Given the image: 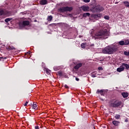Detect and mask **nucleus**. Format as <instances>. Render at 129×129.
I'll use <instances>...</instances> for the list:
<instances>
[{
	"instance_id": "c756f323",
	"label": "nucleus",
	"mask_w": 129,
	"mask_h": 129,
	"mask_svg": "<svg viewBox=\"0 0 129 129\" xmlns=\"http://www.w3.org/2000/svg\"><path fill=\"white\" fill-rule=\"evenodd\" d=\"M83 2H84V3H89L90 0H83Z\"/></svg>"
},
{
	"instance_id": "f03ea898",
	"label": "nucleus",
	"mask_w": 129,
	"mask_h": 129,
	"mask_svg": "<svg viewBox=\"0 0 129 129\" xmlns=\"http://www.w3.org/2000/svg\"><path fill=\"white\" fill-rule=\"evenodd\" d=\"M118 49L117 44L112 46H106L104 48L102 49V53L103 54H113L114 52H116V50Z\"/></svg>"
},
{
	"instance_id": "412c9836",
	"label": "nucleus",
	"mask_w": 129,
	"mask_h": 129,
	"mask_svg": "<svg viewBox=\"0 0 129 129\" xmlns=\"http://www.w3.org/2000/svg\"><path fill=\"white\" fill-rule=\"evenodd\" d=\"M96 73H97V72L95 71L93 73L91 74V77H96Z\"/></svg>"
},
{
	"instance_id": "2eb2a0df",
	"label": "nucleus",
	"mask_w": 129,
	"mask_h": 129,
	"mask_svg": "<svg viewBox=\"0 0 129 129\" xmlns=\"http://www.w3.org/2000/svg\"><path fill=\"white\" fill-rule=\"evenodd\" d=\"M122 66L125 67V69H129V65L127 63H122Z\"/></svg>"
},
{
	"instance_id": "f3484780",
	"label": "nucleus",
	"mask_w": 129,
	"mask_h": 129,
	"mask_svg": "<svg viewBox=\"0 0 129 129\" xmlns=\"http://www.w3.org/2000/svg\"><path fill=\"white\" fill-rule=\"evenodd\" d=\"M123 4H124L125 7L127 8H129V2L127 1L123 2Z\"/></svg>"
},
{
	"instance_id": "20e7f679",
	"label": "nucleus",
	"mask_w": 129,
	"mask_h": 129,
	"mask_svg": "<svg viewBox=\"0 0 129 129\" xmlns=\"http://www.w3.org/2000/svg\"><path fill=\"white\" fill-rule=\"evenodd\" d=\"M72 10H73V8L72 7H63L59 8V11L60 12V13H65V12H71Z\"/></svg>"
},
{
	"instance_id": "39448f33",
	"label": "nucleus",
	"mask_w": 129,
	"mask_h": 129,
	"mask_svg": "<svg viewBox=\"0 0 129 129\" xmlns=\"http://www.w3.org/2000/svg\"><path fill=\"white\" fill-rule=\"evenodd\" d=\"M30 25V22L29 21H24L23 22H19L20 27H26V26H29Z\"/></svg>"
},
{
	"instance_id": "0eeeda50",
	"label": "nucleus",
	"mask_w": 129,
	"mask_h": 129,
	"mask_svg": "<svg viewBox=\"0 0 129 129\" xmlns=\"http://www.w3.org/2000/svg\"><path fill=\"white\" fill-rule=\"evenodd\" d=\"M97 94H101V95L104 96V94H105V90H99L98 89L97 91L96 92Z\"/></svg>"
},
{
	"instance_id": "bb28decb",
	"label": "nucleus",
	"mask_w": 129,
	"mask_h": 129,
	"mask_svg": "<svg viewBox=\"0 0 129 129\" xmlns=\"http://www.w3.org/2000/svg\"><path fill=\"white\" fill-rule=\"evenodd\" d=\"M124 55L125 56H129V51H124Z\"/></svg>"
},
{
	"instance_id": "4468645a",
	"label": "nucleus",
	"mask_w": 129,
	"mask_h": 129,
	"mask_svg": "<svg viewBox=\"0 0 129 129\" xmlns=\"http://www.w3.org/2000/svg\"><path fill=\"white\" fill-rule=\"evenodd\" d=\"M40 5H47V0L40 1Z\"/></svg>"
},
{
	"instance_id": "72a5a7b5",
	"label": "nucleus",
	"mask_w": 129,
	"mask_h": 129,
	"mask_svg": "<svg viewBox=\"0 0 129 129\" xmlns=\"http://www.w3.org/2000/svg\"><path fill=\"white\" fill-rule=\"evenodd\" d=\"M53 69H54V70H55V71H57V70H58V69H57V68H56V67H54Z\"/></svg>"
},
{
	"instance_id": "6ab92c4d",
	"label": "nucleus",
	"mask_w": 129,
	"mask_h": 129,
	"mask_svg": "<svg viewBox=\"0 0 129 129\" xmlns=\"http://www.w3.org/2000/svg\"><path fill=\"white\" fill-rule=\"evenodd\" d=\"M118 45H120V46H123V45H124V41L123 40H121L119 41Z\"/></svg>"
},
{
	"instance_id": "ea45409f",
	"label": "nucleus",
	"mask_w": 129,
	"mask_h": 129,
	"mask_svg": "<svg viewBox=\"0 0 129 129\" xmlns=\"http://www.w3.org/2000/svg\"><path fill=\"white\" fill-rule=\"evenodd\" d=\"M97 16L98 17H101V15H97Z\"/></svg>"
},
{
	"instance_id": "f8f14e48",
	"label": "nucleus",
	"mask_w": 129,
	"mask_h": 129,
	"mask_svg": "<svg viewBox=\"0 0 129 129\" xmlns=\"http://www.w3.org/2000/svg\"><path fill=\"white\" fill-rule=\"evenodd\" d=\"M44 71H45L46 73L49 75V74H50L51 71H50V70H48L47 68H44Z\"/></svg>"
},
{
	"instance_id": "473e14b6",
	"label": "nucleus",
	"mask_w": 129,
	"mask_h": 129,
	"mask_svg": "<svg viewBox=\"0 0 129 129\" xmlns=\"http://www.w3.org/2000/svg\"><path fill=\"white\" fill-rule=\"evenodd\" d=\"M125 122H128V120L127 119V118L125 119L124 120Z\"/></svg>"
},
{
	"instance_id": "ddd939ff",
	"label": "nucleus",
	"mask_w": 129,
	"mask_h": 129,
	"mask_svg": "<svg viewBox=\"0 0 129 129\" xmlns=\"http://www.w3.org/2000/svg\"><path fill=\"white\" fill-rule=\"evenodd\" d=\"M121 95L124 98H126L128 96V94L127 93H122Z\"/></svg>"
},
{
	"instance_id": "423d86ee",
	"label": "nucleus",
	"mask_w": 129,
	"mask_h": 129,
	"mask_svg": "<svg viewBox=\"0 0 129 129\" xmlns=\"http://www.w3.org/2000/svg\"><path fill=\"white\" fill-rule=\"evenodd\" d=\"M96 12H103L104 11V8L103 7H101L100 5H97L94 8Z\"/></svg>"
},
{
	"instance_id": "a211bd4d",
	"label": "nucleus",
	"mask_w": 129,
	"mask_h": 129,
	"mask_svg": "<svg viewBox=\"0 0 129 129\" xmlns=\"http://www.w3.org/2000/svg\"><path fill=\"white\" fill-rule=\"evenodd\" d=\"M6 12L3 10H0V16H5Z\"/></svg>"
},
{
	"instance_id": "f257e3e1",
	"label": "nucleus",
	"mask_w": 129,
	"mask_h": 129,
	"mask_svg": "<svg viewBox=\"0 0 129 129\" xmlns=\"http://www.w3.org/2000/svg\"><path fill=\"white\" fill-rule=\"evenodd\" d=\"M109 36V32L107 31V29H103L95 34V38H96V39H102V40H104V39H107Z\"/></svg>"
},
{
	"instance_id": "c85d7f7f",
	"label": "nucleus",
	"mask_w": 129,
	"mask_h": 129,
	"mask_svg": "<svg viewBox=\"0 0 129 129\" xmlns=\"http://www.w3.org/2000/svg\"><path fill=\"white\" fill-rule=\"evenodd\" d=\"M104 18V19H105V20H109V17H108V16H105Z\"/></svg>"
},
{
	"instance_id": "6e6552de",
	"label": "nucleus",
	"mask_w": 129,
	"mask_h": 129,
	"mask_svg": "<svg viewBox=\"0 0 129 129\" xmlns=\"http://www.w3.org/2000/svg\"><path fill=\"white\" fill-rule=\"evenodd\" d=\"M81 9L84 12H88L89 11V7L86 6H83L81 7Z\"/></svg>"
},
{
	"instance_id": "1a4fd4ad",
	"label": "nucleus",
	"mask_w": 129,
	"mask_h": 129,
	"mask_svg": "<svg viewBox=\"0 0 129 129\" xmlns=\"http://www.w3.org/2000/svg\"><path fill=\"white\" fill-rule=\"evenodd\" d=\"M82 66V63H78L76 66H75L74 68L76 70H78V69H80V67H81Z\"/></svg>"
},
{
	"instance_id": "dca6fc26",
	"label": "nucleus",
	"mask_w": 129,
	"mask_h": 129,
	"mask_svg": "<svg viewBox=\"0 0 129 129\" xmlns=\"http://www.w3.org/2000/svg\"><path fill=\"white\" fill-rule=\"evenodd\" d=\"M47 20L48 22H51L53 20V17L51 15L48 16L47 17Z\"/></svg>"
},
{
	"instance_id": "4c0bfd02",
	"label": "nucleus",
	"mask_w": 129,
	"mask_h": 129,
	"mask_svg": "<svg viewBox=\"0 0 129 129\" xmlns=\"http://www.w3.org/2000/svg\"><path fill=\"white\" fill-rule=\"evenodd\" d=\"M76 80L77 81H79V79L77 78H76Z\"/></svg>"
},
{
	"instance_id": "c9c22d12",
	"label": "nucleus",
	"mask_w": 129,
	"mask_h": 129,
	"mask_svg": "<svg viewBox=\"0 0 129 129\" xmlns=\"http://www.w3.org/2000/svg\"><path fill=\"white\" fill-rule=\"evenodd\" d=\"M64 87L65 88H69V87H68V86H67V85H65Z\"/></svg>"
},
{
	"instance_id": "4be33fe9",
	"label": "nucleus",
	"mask_w": 129,
	"mask_h": 129,
	"mask_svg": "<svg viewBox=\"0 0 129 129\" xmlns=\"http://www.w3.org/2000/svg\"><path fill=\"white\" fill-rule=\"evenodd\" d=\"M83 17H84L85 18H86V17H89V16H90V14L89 13H84L83 15Z\"/></svg>"
},
{
	"instance_id": "7ed1b4c3",
	"label": "nucleus",
	"mask_w": 129,
	"mask_h": 129,
	"mask_svg": "<svg viewBox=\"0 0 129 129\" xmlns=\"http://www.w3.org/2000/svg\"><path fill=\"white\" fill-rule=\"evenodd\" d=\"M120 105H121V101H119L117 100H112L109 102V106L110 107H118V106H120Z\"/></svg>"
},
{
	"instance_id": "2f4dec72",
	"label": "nucleus",
	"mask_w": 129,
	"mask_h": 129,
	"mask_svg": "<svg viewBox=\"0 0 129 129\" xmlns=\"http://www.w3.org/2000/svg\"><path fill=\"white\" fill-rule=\"evenodd\" d=\"M28 103V101H26V103L24 104V106H27Z\"/></svg>"
},
{
	"instance_id": "b1692460",
	"label": "nucleus",
	"mask_w": 129,
	"mask_h": 129,
	"mask_svg": "<svg viewBox=\"0 0 129 129\" xmlns=\"http://www.w3.org/2000/svg\"><path fill=\"white\" fill-rule=\"evenodd\" d=\"M124 45L125 46H127V45H129V40H126L124 41Z\"/></svg>"
},
{
	"instance_id": "aec40b11",
	"label": "nucleus",
	"mask_w": 129,
	"mask_h": 129,
	"mask_svg": "<svg viewBox=\"0 0 129 129\" xmlns=\"http://www.w3.org/2000/svg\"><path fill=\"white\" fill-rule=\"evenodd\" d=\"M13 20V18H7L5 20V22L6 23H9V22H11Z\"/></svg>"
},
{
	"instance_id": "cd10ccee",
	"label": "nucleus",
	"mask_w": 129,
	"mask_h": 129,
	"mask_svg": "<svg viewBox=\"0 0 129 129\" xmlns=\"http://www.w3.org/2000/svg\"><path fill=\"white\" fill-rule=\"evenodd\" d=\"M81 48H82V49H84V48H85V43H82L81 45Z\"/></svg>"
},
{
	"instance_id": "393cba45",
	"label": "nucleus",
	"mask_w": 129,
	"mask_h": 129,
	"mask_svg": "<svg viewBox=\"0 0 129 129\" xmlns=\"http://www.w3.org/2000/svg\"><path fill=\"white\" fill-rule=\"evenodd\" d=\"M32 108H33V109H38V107H37V105L36 104H33L32 105Z\"/></svg>"
},
{
	"instance_id": "58836bf2",
	"label": "nucleus",
	"mask_w": 129,
	"mask_h": 129,
	"mask_svg": "<svg viewBox=\"0 0 129 129\" xmlns=\"http://www.w3.org/2000/svg\"><path fill=\"white\" fill-rule=\"evenodd\" d=\"M3 57H0V61H1L2 60V59H3Z\"/></svg>"
},
{
	"instance_id": "a878e982",
	"label": "nucleus",
	"mask_w": 129,
	"mask_h": 129,
	"mask_svg": "<svg viewBox=\"0 0 129 129\" xmlns=\"http://www.w3.org/2000/svg\"><path fill=\"white\" fill-rule=\"evenodd\" d=\"M115 118H116V119H119V118H120V115H116Z\"/></svg>"
},
{
	"instance_id": "a19ab883",
	"label": "nucleus",
	"mask_w": 129,
	"mask_h": 129,
	"mask_svg": "<svg viewBox=\"0 0 129 129\" xmlns=\"http://www.w3.org/2000/svg\"><path fill=\"white\" fill-rule=\"evenodd\" d=\"M70 17H71V16H72V14H70Z\"/></svg>"
},
{
	"instance_id": "9b49d317",
	"label": "nucleus",
	"mask_w": 129,
	"mask_h": 129,
	"mask_svg": "<svg viewBox=\"0 0 129 129\" xmlns=\"http://www.w3.org/2000/svg\"><path fill=\"white\" fill-rule=\"evenodd\" d=\"M123 70H124V67L121 65V66L117 69L116 71H117V72H121L122 71H123Z\"/></svg>"
},
{
	"instance_id": "9d476101",
	"label": "nucleus",
	"mask_w": 129,
	"mask_h": 129,
	"mask_svg": "<svg viewBox=\"0 0 129 129\" xmlns=\"http://www.w3.org/2000/svg\"><path fill=\"white\" fill-rule=\"evenodd\" d=\"M112 123H113V124L115 125V126H118V125H119V123H120V122H119V121L114 120L112 121Z\"/></svg>"
},
{
	"instance_id": "5701e85b",
	"label": "nucleus",
	"mask_w": 129,
	"mask_h": 129,
	"mask_svg": "<svg viewBox=\"0 0 129 129\" xmlns=\"http://www.w3.org/2000/svg\"><path fill=\"white\" fill-rule=\"evenodd\" d=\"M58 75L59 76H64V72L62 71H59L58 72Z\"/></svg>"
},
{
	"instance_id": "f704fd0d",
	"label": "nucleus",
	"mask_w": 129,
	"mask_h": 129,
	"mask_svg": "<svg viewBox=\"0 0 129 129\" xmlns=\"http://www.w3.org/2000/svg\"><path fill=\"white\" fill-rule=\"evenodd\" d=\"M14 49H15V47H10V50H14Z\"/></svg>"
},
{
	"instance_id": "e433bc0d",
	"label": "nucleus",
	"mask_w": 129,
	"mask_h": 129,
	"mask_svg": "<svg viewBox=\"0 0 129 129\" xmlns=\"http://www.w3.org/2000/svg\"><path fill=\"white\" fill-rule=\"evenodd\" d=\"M30 54H31V52H27L26 55H30Z\"/></svg>"
},
{
	"instance_id": "7c9ffc66",
	"label": "nucleus",
	"mask_w": 129,
	"mask_h": 129,
	"mask_svg": "<svg viewBox=\"0 0 129 129\" xmlns=\"http://www.w3.org/2000/svg\"><path fill=\"white\" fill-rule=\"evenodd\" d=\"M98 70H99V71H100V70H103L102 67H100L98 68Z\"/></svg>"
}]
</instances>
